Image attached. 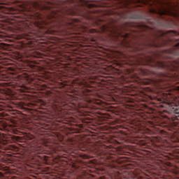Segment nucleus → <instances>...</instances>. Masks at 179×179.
<instances>
[{"instance_id": "9", "label": "nucleus", "mask_w": 179, "mask_h": 179, "mask_svg": "<svg viewBox=\"0 0 179 179\" xmlns=\"http://www.w3.org/2000/svg\"><path fill=\"white\" fill-rule=\"evenodd\" d=\"M161 36H164V33L161 32Z\"/></svg>"}, {"instance_id": "1", "label": "nucleus", "mask_w": 179, "mask_h": 179, "mask_svg": "<svg viewBox=\"0 0 179 179\" xmlns=\"http://www.w3.org/2000/svg\"><path fill=\"white\" fill-rule=\"evenodd\" d=\"M157 3H159V6L155 5L154 8L150 9V13L157 15V16H153V23L158 25L159 27H173L174 21L166 17V16L179 17L178 12L174 8L176 5H173V3L170 1H157Z\"/></svg>"}, {"instance_id": "14", "label": "nucleus", "mask_w": 179, "mask_h": 179, "mask_svg": "<svg viewBox=\"0 0 179 179\" xmlns=\"http://www.w3.org/2000/svg\"><path fill=\"white\" fill-rule=\"evenodd\" d=\"M161 107H164L163 106H161Z\"/></svg>"}, {"instance_id": "10", "label": "nucleus", "mask_w": 179, "mask_h": 179, "mask_svg": "<svg viewBox=\"0 0 179 179\" xmlns=\"http://www.w3.org/2000/svg\"><path fill=\"white\" fill-rule=\"evenodd\" d=\"M55 103H58V101H57V100H55Z\"/></svg>"}, {"instance_id": "8", "label": "nucleus", "mask_w": 179, "mask_h": 179, "mask_svg": "<svg viewBox=\"0 0 179 179\" xmlns=\"http://www.w3.org/2000/svg\"><path fill=\"white\" fill-rule=\"evenodd\" d=\"M159 65H161V66H163V63L158 62Z\"/></svg>"}, {"instance_id": "2", "label": "nucleus", "mask_w": 179, "mask_h": 179, "mask_svg": "<svg viewBox=\"0 0 179 179\" xmlns=\"http://www.w3.org/2000/svg\"><path fill=\"white\" fill-rule=\"evenodd\" d=\"M73 80H72V86L74 89H76V91L78 92V99L80 100H83L87 103H94V104H96L97 106H100L101 104V101L99 99L93 100L92 99V94H93L90 82L88 80H86V76L83 72H80L79 70H74L73 72Z\"/></svg>"}, {"instance_id": "11", "label": "nucleus", "mask_w": 179, "mask_h": 179, "mask_svg": "<svg viewBox=\"0 0 179 179\" xmlns=\"http://www.w3.org/2000/svg\"><path fill=\"white\" fill-rule=\"evenodd\" d=\"M136 6H141V4H139V5H136Z\"/></svg>"}, {"instance_id": "12", "label": "nucleus", "mask_w": 179, "mask_h": 179, "mask_svg": "<svg viewBox=\"0 0 179 179\" xmlns=\"http://www.w3.org/2000/svg\"><path fill=\"white\" fill-rule=\"evenodd\" d=\"M150 61H153V59H150Z\"/></svg>"}, {"instance_id": "13", "label": "nucleus", "mask_w": 179, "mask_h": 179, "mask_svg": "<svg viewBox=\"0 0 179 179\" xmlns=\"http://www.w3.org/2000/svg\"><path fill=\"white\" fill-rule=\"evenodd\" d=\"M56 107H57L58 105L55 104Z\"/></svg>"}, {"instance_id": "3", "label": "nucleus", "mask_w": 179, "mask_h": 179, "mask_svg": "<svg viewBox=\"0 0 179 179\" xmlns=\"http://www.w3.org/2000/svg\"><path fill=\"white\" fill-rule=\"evenodd\" d=\"M0 80L4 82L1 83V85L5 87L10 86L13 89H15V90L27 92V89H26L24 85L19 84L16 80H12L10 77L8 76L6 74H0Z\"/></svg>"}, {"instance_id": "6", "label": "nucleus", "mask_w": 179, "mask_h": 179, "mask_svg": "<svg viewBox=\"0 0 179 179\" xmlns=\"http://www.w3.org/2000/svg\"><path fill=\"white\" fill-rule=\"evenodd\" d=\"M134 2H136V3H141V2H142V0H136V1L130 0L127 1V3H134Z\"/></svg>"}, {"instance_id": "5", "label": "nucleus", "mask_w": 179, "mask_h": 179, "mask_svg": "<svg viewBox=\"0 0 179 179\" xmlns=\"http://www.w3.org/2000/svg\"><path fill=\"white\" fill-rule=\"evenodd\" d=\"M43 145L49 147L50 152H54L55 153H57V150H55V148H53L52 146L50 145V144L47 143V142H45V141L44 140H42L41 143L36 142V143H34L33 145L34 150L37 152V153H42L43 150H44V147H43Z\"/></svg>"}, {"instance_id": "4", "label": "nucleus", "mask_w": 179, "mask_h": 179, "mask_svg": "<svg viewBox=\"0 0 179 179\" xmlns=\"http://www.w3.org/2000/svg\"><path fill=\"white\" fill-rule=\"evenodd\" d=\"M101 162L106 167L109 169H114L117 170L118 169V162L114 154H105L101 156Z\"/></svg>"}, {"instance_id": "7", "label": "nucleus", "mask_w": 179, "mask_h": 179, "mask_svg": "<svg viewBox=\"0 0 179 179\" xmlns=\"http://www.w3.org/2000/svg\"><path fill=\"white\" fill-rule=\"evenodd\" d=\"M140 16L134 14V15L131 16V19H139Z\"/></svg>"}]
</instances>
